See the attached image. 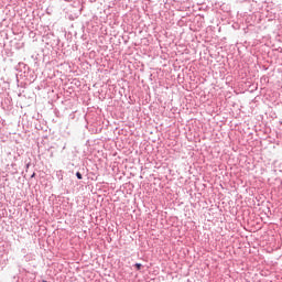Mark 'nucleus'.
<instances>
[{
	"mask_svg": "<svg viewBox=\"0 0 282 282\" xmlns=\"http://www.w3.org/2000/svg\"><path fill=\"white\" fill-rule=\"evenodd\" d=\"M56 177H57L58 182H63V170H59L56 172Z\"/></svg>",
	"mask_w": 282,
	"mask_h": 282,
	"instance_id": "20e7f679",
	"label": "nucleus"
},
{
	"mask_svg": "<svg viewBox=\"0 0 282 282\" xmlns=\"http://www.w3.org/2000/svg\"><path fill=\"white\" fill-rule=\"evenodd\" d=\"M13 174L17 173V169H14V171L12 172Z\"/></svg>",
	"mask_w": 282,
	"mask_h": 282,
	"instance_id": "9d476101",
	"label": "nucleus"
},
{
	"mask_svg": "<svg viewBox=\"0 0 282 282\" xmlns=\"http://www.w3.org/2000/svg\"><path fill=\"white\" fill-rule=\"evenodd\" d=\"M65 1H73V6L74 8H78V11L82 12L83 11V6L80 4V0H65Z\"/></svg>",
	"mask_w": 282,
	"mask_h": 282,
	"instance_id": "f03ea898",
	"label": "nucleus"
},
{
	"mask_svg": "<svg viewBox=\"0 0 282 282\" xmlns=\"http://www.w3.org/2000/svg\"><path fill=\"white\" fill-rule=\"evenodd\" d=\"M84 173H85V169H82V171H77L75 173V176L77 177V180H83Z\"/></svg>",
	"mask_w": 282,
	"mask_h": 282,
	"instance_id": "7ed1b4c3",
	"label": "nucleus"
},
{
	"mask_svg": "<svg viewBox=\"0 0 282 282\" xmlns=\"http://www.w3.org/2000/svg\"><path fill=\"white\" fill-rule=\"evenodd\" d=\"M34 177H36V173H35V172H33V173L31 174V180L34 178Z\"/></svg>",
	"mask_w": 282,
	"mask_h": 282,
	"instance_id": "423d86ee",
	"label": "nucleus"
},
{
	"mask_svg": "<svg viewBox=\"0 0 282 282\" xmlns=\"http://www.w3.org/2000/svg\"><path fill=\"white\" fill-rule=\"evenodd\" d=\"M30 166H31V163L30 162L26 163V169H30Z\"/></svg>",
	"mask_w": 282,
	"mask_h": 282,
	"instance_id": "0eeeda50",
	"label": "nucleus"
},
{
	"mask_svg": "<svg viewBox=\"0 0 282 282\" xmlns=\"http://www.w3.org/2000/svg\"><path fill=\"white\" fill-rule=\"evenodd\" d=\"M133 268H135V270L140 271V270H142L143 265H142V263H140V262H135V263L133 264Z\"/></svg>",
	"mask_w": 282,
	"mask_h": 282,
	"instance_id": "39448f33",
	"label": "nucleus"
},
{
	"mask_svg": "<svg viewBox=\"0 0 282 282\" xmlns=\"http://www.w3.org/2000/svg\"><path fill=\"white\" fill-rule=\"evenodd\" d=\"M14 69H15V72L20 73L21 77L28 78V75L30 74L31 75L30 80L31 82L36 80V77H34V75H32V74H34V72H32V69L30 68V66H28V64L20 62L14 66Z\"/></svg>",
	"mask_w": 282,
	"mask_h": 282,
	"instance_id": "f257e3e1",
	"label": "nucleus"
},
{
	"mask_svg": "<svg viewBox=\"0 0 282 282\" xmlns=\"http://www.w3.org/2000/svg\"><path fill=\"white\" fill-rule=\"evenodd\" d=\"M43 282H47V280H43Z\"/></svg>",
	"mask_w": 282,
	"mask_h": 282,
	"instance_id": "9b49d317",
	"label": "nucleus"
},
{
	"mask_svg": "<svg viewBox=\"0 0 282 282\" xmlns=\"http://www.w3.org/2000/svg\"><path fill=\"white\" fill-rule=\"evenodd\" d=\"M11 166H12V169H14V166H17V163H12Z\"/></svg>",
	"mask_w": 282,
	"mask_h": 282,
	"instance_id": "6e6552de",
	"label": "nucleus"
},
{
	"mask_svg": "<svg viewBox=\"0 0 282 282\" xmlns=\"http://www.w3.org/2000/svg\"><path fill=\"white\" fill-rule=\"evenodd\" d=\"M90 3H96V0H90Z\"/></svg>",
	"mask_w": 282,
	"mask_h": 282,
	"instance_id": "1a4fd4ad",
	"label": "nucleus"
}]
</instances>
